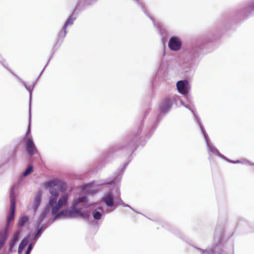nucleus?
Returning a JSON list of instances; mask_svg holds the SVG:
<instances>
[{
	"label": "nucleus",
	"mask_w": 254,
	"mask_h": 254,
	"mask_svg": "<svg viewBox=\"0 0 254 254\" xmlns=\"http://www.w3.org/2000/svg\"><path fill=\"white\" fill-rule=\"evenodd\" d=\"M42 200V192L41 190L38 191L34 195V201L32 205V208L34 214L37 212L39 209Z\"/></svg>",
	"instance_id": "obj_21"
},
{
	"label": "nucleus",
	"mask_w": 254,
	"mask_h": 254,
	"mask_svg": "<svg viewBox=\"0 0 254 254\" xmlns=\"http://www.w3.org/2000/svg\"><path fill=\"white\" fill-rule=\"evenodd\" d=\"M19 239V236L18 234H14L12 236L10 240V244L13 245L17 244Z\"/></svg>",
	"instance_id": "obj_28"
},
{
	"label": "nucleus",
	"mask_w": 254,
	"mask_h": 254,
	"mask_svg": "<svg viewBox=\"0 0 254 254\" xmlns=\"http://www.w3.org/2000/svg\"><path fill=\"white\" fill-rule=\"evenodd\" d=\"M88 201V197L86 193L80 194L77 197L73 199L70 207L59 210L53 218L49 220L52 224L57 218L59 217L64 219L80 217L90 222L91 219L90 213L81 209L84 206L83 203Z\"/></svg>",
	"instance_id": "obj_3"
},
{
	"label": "nucleus",
	"mask_w": 254,
	"mask_h": 254,
	"mask_svg": "<svg viewBox=\"0 0 254 254\" xmlns=\"http://www.w3.org/2000/svg\"><path fill=\"white\" fill-rule=\"evenodd\" d=\"M151 109V108L150 107H148V109L145 111L143 116V119L141 121L140 125L137 129V131L132 136L126 137L121 142L114 144L113 145L120 146L127 143L130 145L133 146V147L135 148L134 149V151L139 146H144L146 143V139L149 138H147L145 136V135L148 132L149 129L152 127L151 126L150 127L144 130V120L150 113Z\"/></svg>",
	"instance_id": "obj_6"
},
{
	"label": "nucleus",
	"mask_w": 254,
	"mask_h": 254,
	"mask_svg": "<svg viewBox=\"0 0 254 254\" xmlns=\"http://www.w3.org/2000/svg\"><path fill=\"white\" fill-rule=\"evenodd\" d=\"M54 53H53L52 56L50 57V58L49 59L47 63L45 65V67L43 68V69H42V70L41 71L40 73L39 74L38 78H37V80H38L39 79V78L40 77V76L42 74L43 72H44V70L45 69V68H46V67L48 66V65L49 64L51 60L52 59V58H53V56L54 55Z\"/></svg>",
	"instance_id": "obj_31"
},
{
	"label": "nucleus",
	"mask_w": 254,
	"mask_h": 254,
	"mask_svg": "<svg viewBox=\"0 0 254 254\" xmlns=\"http://www.w3.org/2000/svg\"><path fill=\"white\" fill-rule=\"evenodd\" d=\"M66 28H67L63 26L62 29L58 33L57 42L54 46V52L57 51L62 45L64 41V39L67 32Z\"/></svg>",
	"instance_id": "obj_20"
},
{
	"label": "nucleus",
	"mask_w": 254,
	"mask_h": 254,
	"mask_svg": "<svg viewBox=\"0 0 254 254\" xmlns=\"http://www.w3.org/2000/svg\"><path fill=\"white\" fill-rule=\"evenodd\" d=\"M133 146L126 143L122 145H111L102 155L103 161L106 162L110 159H112L114 155L119 153L121 157H126V160L114 173L107 180H102L100 182L92 181L85 183L82 185V190L87 195H94L101 189H107L101 198V201L110 209L106 210V213H110L115 210L119 205L130 208L137 213H140L129 205L126 204L122 199L120 190L119 183L129 163L135 156Z\"/></svg>",
	"instance_id": "obj_2"
},
{
	"label": "nucleus",
	"mask_w": 254,
	"mask_h": 254,
	"mask_svg": "<svg viewBox=\"0 0 254 254\" xmlns=\"http://www.w3.org/2000/svg\"><path fill=\"white\" fill-rule=\"evenodd\" d=\"M7 254V253H1V254Z\"/></svg>",
	"instance_id": "obj_33"
},
{
	"label": "nucleus",
	"mask_w": 254,
	"mask_h": 254,
	"mask_svg": "<svg viewBox=\"0 0 254 254\" xmlns=\"http://www.w3.org/2000/svg\"><path fill=\"white\" fill-rule=\"evenodd\" d=\"M132 0L134 1L140 7L142 11L144 12V13L152 20L154 26L155 27L158 33L161 37V40L162 43L163 44V45H164L167 42V36L168 35V32L162 25L156 22L153 18L147 13L146 11L145 10V7L142 1H141L140 0Z\"/></svg>",
	"instance_id": "obj_10"
},
{
	"label": "nucleus",
	"mask_w": 254,
	"mask_h": 254,
	"mask_svg": "<svg viewBox=\"0 0 254 254\" xmlns=\"http://www.w3.org/2000/svg\"><path fill=\"white\" fill-rule=\"evenodd\" d=\"M9 211H10V210ZM9 213V211L8 212L6 217V223L4 228L0 230V251L3 249L8 240L9 235V229L11 227V221L13 220L15 216L14 213L12 218L8 223V226H7V223L8 222L7 218Z\"/></svg>",
	"instance_id": "obj_13"
},
{
	"label": "nucleus",
	"mask_w": 254,
	"mask_h": 254,
	"mask_svg": "<svg viewBox=\"0 0 254 254\" xmlns=\"http://www.w3.org/2000/svg\"><path fill=\"white\" fill-rule=\"evenodd\" d=\"M237 228L243 230L246 233L254 232V228H252L250 223L242 217L238 220Z\"/></svg>",
	"instance_id": "obj_19"
},
{
	"label": "nucleus",
	"mask_w": 254,
	"mask_h": 254,
	"mask_svg": "<svg viewBox=\"0 0 254 254\" xmlns=\"http://www.w3.org/2000/svg\"><path fill=\"white\" fill-rule=\"evenodd\" d=\"M58 180L57 179H51L44 183V187L48 190L50 196H53L58 193L56 187L57 186Z\"/></svg>",
	"instance_id": "obj_18"
},
{
	"label": "nucleus",
	"mask_w": 254,
	"mask_h": 254,
	"mask_svg": "<svg viewBox=\"0 0 254 254\" xmlns=\"http://www.w3.org/2000/svg\"><path fill=\"white\" fill-rule=\"evenodd\" d=\"M179 100L180 102H179L178 106H183L189 110L192 114L193 115L194 120L195 122L198 124V125L200 129L202 128L203 129V125L200 120V119L198 117L196 109L193 104L191 103L190 104H185L184 102L182 101V100L181 99L180 97L179 96Z\"/></svg>",
	"instance_id": "obj_16"
},
{
	"label": "nucleus",
	"mask_w": 254,
	"mask_h": 254,
	"mask_svg": "<svg viewBox=\"0 0 254 254\" xmlns=\"http://www.w3.org/2000/svg\"><path fill=\"white\" fill-rule=\"evenodd\" d=\"M85 9V4L82 3L81 0L79 1V2L73 10L72 13L69 16L67 20L65 22L64 26L67 28L69 25H71L73 24L74 20L76 19V15L78 12L82 11Z\"/></svg>",
	"instance_id": "obj_14"
},
{
	"label": "nucleus",
	"mask_w": 254,
	"mask_h": 254,
	"mask_svg": "<svg viewBox=\"0 0 254 254\" xmlns=\"http://www.w3.org/2000/svg\"><path fill=\"white\" fill-rule=\"evenodd\" d=\"M228 162L231 163L233 164H245L248 165L249 166H254V163L251 162V161H249L247 159H243L241 160H233L231 159H230L228 158L227 161Z\"/></svg>",
	"instance_id": "obj_24"
},
{
	"label": "nucleus",
	"mask_w": 254,
	"mask_h": 254,
	"mask_svg": "<svg viewBox=\"0 0 254 254\" xmlns=\"http://www.w3.org/2000/svg\"><path fill=\"white\" fill-rule=\"evenodd\" d=\"M69 194L66 192H63L60 196L57 193L49 197L48 203L45 205L40 214V220L48 217L50 214H57L59 209L69 205Z\"/></svg>",
	"instance_id": "obj_4"
},
{
	"label": "nucleus",
	"mask_w": 254,
	"mask_h": 254,
	"mask_svg": "<svg viewBox=\"0 0 254 254\" xmlns=\"http://www.w3.org/2000/svg\"><path fill=\"white\" fill-rule=\"evenodd\" d=\"M176 87L179 93L184 95L187 99L189 98L190 95L189 93L190 89V85L188 80L183 79L177 81Z\"/></svg>",
	"instance_id": "obj_15"
},
{
	"label": "nucleus",
	"mask_w": 254,
	"mask_h": 254,
	"mask_svg": "<svg viewBox=\"0 0 254 254\" xmlns=\"http://www.w3.org/2000/svg\"><path fill=\"white\" fill-rule=\"evenodd\" d=\"M54 53H53L52 56L50 57V58L49 59L47 63L45 65V67L43 68V69H42V70L41 71L40 73L39 74L38 78H37V80H38L39 79V78L40 77V76L42 74L43 72H44V70L45 69V68H46V67L48 66V65L49 64L51 60L52 59V58H53V56L54 55Z\"/></svg>",
	"instance_id": "obj_32"
},
{
	"label": "nucleus",
	"mask_w": 254,
	"mask_h": 254,
	"mask_svg": "<svg viewBox=\"0 0 254 254\" xmlns=\"http://www.w3.org/2000/svg\"><path fill=\"white\" fill-rule=\"evenodd\" d=\"M162 226L177 236H179L180 231L176 226L171 225L168 222H163Z\"/></svg>",
	"instance_id": "obj_23"
},
{
	"label": "nucleus",
	"mask_w": 254,
	"mask_h": 254,
	"mask_svg": "<svg viewBox=\"0 0 254 254\" xmlns=\"http://www.w3.org/2000/svg\"><path fill=\"white\" fill-rule=\"evenodd\" d=\"M93 208V210L92 212V216L95 221L100 220L102 216L105 213H107L104 207L100 204H95Z\"/></svg>",
	"instance_id": "obj_17"
},
{
	"label": "nucleus",
	"mask_w": 254,
	"mask_h": 254,
	"mask_svg": "<svg viewBox=\"0 0 254 254\" xmlns=\"http://www.w3.org/2000/svg\"><path fill=\"white\" fill-rule=\"evenodd\" d=\"M179 96L176 94L165 98L158 105L159 113L157 115L152 127L149 129L148 132L146 134L147 138H150L159 125L161 121L164 117L171 110L172 105L174 104L178 106Z\"/></svg>",
	"instance_id": "obj_5"
},
{
	"label": "nucleus",
	"mask_w": 254,
	"mask_h": 254,
	"mask_svg": "<svg viewBox=\"0 0 254 254\" xmlns=\"http://www.w3.org/2000/svg\"><path fill=\"white\" fill-rule=\"evenodd\" d=\"M34 168L33 166H28L19 177L17 181L11 187L10 190V211L8 214L7 223H8L12 218L14 213H15L16 203L17 196V190L20 186L21 183L25 179V177L34 172ZM8 226V224L6 225Z\"/></svg>",
	"instance_id": "obj_7"
},
{
	"label": "nucleus",
	"mask_w": 254,
	"mask_h": 254,
	"mask_svg": "<svg viewBox=\"0 0 254 254\" xmlns=\"http://www.w3.org/2000/svg\"><path fill=\"white\" fill-rule=\"evenodd\" d=\"M0 64H1L3 67L8 69L13 75H14L15 77H16L23 84L25 88L28 91L29 94V107H31L32 104V92L34 88V87L36 84L37 79L32 83V86H29L28 85L27 83L22 79L19 76H18L17 74L14 73L11 69L9 68L8 66V64L6 62L5 60L2 57L1 55L0 54Z\"/></svg>",
	"instance_id": "obj_11"
},
{
	"label": "nucleus",
	"mask_w": 254,
	"mask_h": 254,
	"mask_svg": "<svg viewBox=\"0 0 254 254\" xmlns=\"http://www.w3.org/2000/svg\"><path fill=\"white\" fill-rule=\"evenodd\" d=\"M200 129L205 141L209 155H210V153L216 155L218 157L222 158L224 160L227 161L228 158L221 153L218 149L213 144L209 142V136L205 129L204 127H203V129L202 128H200Z\"/></svg>",
	"instance_id": "obj_12"
},
{
	"label": "nucleus",
	"mask_w": 254,
	"mask_h": 254,
	"mask_svg": "<svg viewBox=\"0 0 254 254\" xmlns=\"http://www.w3.org/2000/svg\"><path fill=\"white\" fill-rule=\"evenodd\" d=\"M22 144L19 142L14 146L13 149L8 152V159L11 161H14L16 158L17 151L22 149Z\"/></svg>",
	"instance_id": "obj_22"
},
{
	"label": "nucleus",
	"mask_w": 254,
	"mask_h": 254,
	"mask_svg": "<svg viewBox=\"0 0 254 254\" xmlns=\"http://www.w3.org/2000/svg\"><path fill=\"white\" fill-rule=\"evenodd\" d=\"M29 218L27 216L25 215H22L19 220L18 226L21 228L24 227L29 222Z\"/></svg>",
	"instance_id": "obj_26"
},
{
	"label": "nucleus",
	"mask_w": 254,
	"mask_h": 254,
	"mask_svg": "<svg viewBox=\"0 0 254 254\" xmlns=\"http://www.w3.org/2000/svg\"><path fill=\"white\" fill-rule=\"evenodd\" d=\"M34 245L35 243H30L27 248L25 254H30Z\"/></svg>",
	"instance_id": "obj_29"
},
{
	"label": "nucleus",
	"mask_w": 254,
	"mask_h": 254,
	"mask_svg": "<svg viewBox=\"0 0 254 254\" xmlns=\"http://www.w3.org/2000/svg\"><path fill=\"white\" fill-rule=\"evenodd\" d=\"M79 0H78L76 5H77L78 4ZM81 1L82 2V3H83L85 4V9L86 8L87 6L90 5L92 3L91 0H81Z\"/></svg>",
	"instance_id": "obj_30"
},
{
	"label": "nucleus",
	"mask_w": 254,
	"mask_h": 254,
	"mask_svg": "<svg viewBox=\"0 0 254 254\" xmlns=\"http://www.w3.org/2000/svg\"><path fill=\"white\" fill-rule=\"evenodd\" d=\"M31 107H29V123L25 135L21 137L19 141L21 143H23L24 144L26 152L30 157H32L34 155L38 153L31 135Z\"/></svg>",
	"instance_id": "obj_8"
},
{
	"label": "nucleus",
	"mask_w": 254,
	"mask_h": 254,
	"mask_svg": "<svg viewBox=\"0 0 254 254\" xmlns=\"http://www.w3.org/2000/svg\"><path fill=\"white\" fill-rule=\"evenodd\" d=\"M27 242L28 237H25L22 240L18 246V254H22L23 250L27 245Z\"/></svg>",
	"instance_id": "obj_25"
},
{
	"label": "nucleus",
	"mask_w": 254,
	"mask_h": 254,
	"mask_svg": "<svg viewBox=\"0 0 254 254\" xmlns=\"http://www.w3.org/2000/svg\"><path fill=\"white\" fill-rule=\"evenodd\" d=\"M254 11V0H253L231 13L223 15L219 25L204 38L183 47V41L179 37L171 36L168 43L169 49L180 51L174 58L173 56L167 54L163 47L160 65L152 81V86L164 79L169 69L173 66L174 60L183 71L184 75L188 79L191 78L196 68V61L203 54L205 45L219 38L232 24L243 21Z\"/></svg>",
	"instance_id": "obj_1"
},
{
	"label": "nucleus",
	"mask_w": 254,
	"mask_h": 254,
	"mask_svg": "<svg viewBox=\"0 0 254 254\" xmlns=\"http://www.w3.org/2000/svg\"><path fill=\"white\" fill-rule=\"evenodd\" d=\"M45 219V218L42 217L40 220L39 215L34 225L35 232L34 233L33 232H30L26 236L28 237V240L30 239L31 241V243L35 244L38 239L41 236L44 230L51 225L49 220L47 221L46 223L42 224Z\"/></svg>",
	"instance_id": "obj_9"
},
{
	"label": "nucleus",
	"mask_w": 254,
	"mask_h": 254,
	"mask_svg": "<svg viewBox=\"0 0 254 254\" xmlns=\"http://www.w3.org/2000/svg\"><path fill=\"white\" fill-rule=\"evenodd\" d=\"M56 187L58 188L57 190L58 192H59V191L65 190H66V186L64 182L60 181L58 180V182L57 183V186Z\"/></svg>",
	"instance_id": "obj_27"
}]
</instances>
